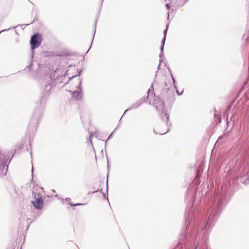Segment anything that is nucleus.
Instances as JSON below:
<instances>
[{"mask_svg": "<svg viewBox=\"0 0 249 249\" xmlns=\"http://www.w3.org/2000/svg\"><path fill=\"white\" fill-rule=\"evenodd\" d=\"M44 203H32V205H30L27 206V210L24 209L20 213L19 217V226L18 228V233L22 236H25L28 231L30 225L31 224V218L28 217L27 213H29L30 211H32V206L34 209L41 210L42 209Z\"/></svg>", "mask_w": 249, "mask_h": 249, "instance_id": "f257e3e1", "label": "nucleus"}, {"mask_svg": "<svg viewBox=\"0 0 249 249\" xmlns=\"http://www.w3.org/2000/svg\"><path fill=\"white\" fill-rule=\"evenodd\" d=\"M43 188L38 186H34L31 197L33 198L30 202H43Z\"/></svg>", "mask_w": 249, "mask_h": 249, "instance_id": "f03ea898", "label": "nucleus"}, {"mask_svg": "<svg viewBox=\"0 0 249 249\" xmlns=\"http://www.w3.org/2000/svg\"><path fill=\"white\" fill-rule=\"evenodd\" d=\"M41 36L39 34L36 33L34 34L32 36L30 41L31 49L34 50L38 47L41 44Z\"/></svg>", "mask_w": 249, "mask_h": 249, "instance_id": "7ed1b4c3", "label": "nucleus"}, {"mask_svg": "<svg viewBox=\"0 0 249 249\" xmlns=\"http://www.w3.org/2000/svg\"><path fill=\"white\" fill-rule=\"evenodd\" d=\"M52 89V86L51 84H48L46 85L45 88L44 89V90L43 91V97L41 100V101L42 102V100L44 97H46L49 96L50 94V92Z\"/></svg>", "mask_w": 249, "mask_h": 249, "instance_id": "20e7f679", "label": "nucleus"}, {"mask_svg": "<svg viewBox=\"0 0 249 249\" xmlns=\"http://www.w3.org/2000/svg\"><path fill=\"white\" fill-rule=\"evenodd\" d=\"M69 101L71 104H72L74 102L78 101V91L77 90H75L72 92L71 97Z\"/></svg>", "mask_w": 249, "mask_h": 249, "instance_id": "39448f33", "label": "nucleus"}, {"mask_svg": "<svg viewBox=\"0 0 249 249\" xmlns=\"http://www.w3.org/2000/svg\"><path fill=\"white\" fill-rule=\"evenodd\" d=\"M40 117V113L39 112L36 115H34L33 118L31 120V123L33 124H37L38 123L39 119Z\"/></svg>", "mask_w": 249, "mask_h": 249, "instance_id": "423d86ee", "label": "nucleus"}, {"mask_svg": "<svg viewBox=\"0 0 249 249\" xmlns=\"http://www.w3.org/2000/svg\"><path fill=\"white\" fill-rule=\"evenodd\" d=\"M70 205L69 207H68L67 208L68 209H72V210H74V207H76L78 206V203H68Z\"/></svg>", "mask_w": 249, "mask_h": 249, "instance_id": "0eeeda50", "label": "nucleus"}, {"mask_svg": "<svg viewBox=\"0 0 249 249\" xmlns=\"http://www.w3.org/2000/svg\"><path fill=\"white\" fill-rule=\"evenodd\" d=\"M10 29V28H9L8 29H4V30H1L0 32V34L3 32H5V31H7L8 30H9Z\"/></svg>", "mask_w": 249, "mask_h": 249, "instance_id": "6e6552de", "label": "nucleus"}, {"mask_svg": "<svg viewBox=\"0 0 249 249\" xmlns=\"http://www.w3.org/2000/svg\"><path fill=\"white\" fill-rule=\"evenodd\" d=\"M65 200H66V201H70L71 200V199H70V198H68H68H66L65 199Z\"/></svg>", "mask_w": 249, "mask_h": 249, "instance_id": "1a4fd4ad", "label": "nucleus"}, {"mask_svg": "<svg viewBox=\"0 0 249 249\" xmlns=\"http://www.w3.org/2000/svg\"><path fill=\"white\" fill-rule=\"evenodd\" d=\"M32 176H33V167L32 168Z\"/></svg>", "mask_w": 249, "mask_h": 249, "instance_id": "9d476101", "label": "nucleus"}, {"mask_svg": "<svg viewBox=\"0 0 249 249\" xmlns=\"http://www.w3.org/2000/svg\"><path fill=\"white\" fill-rule=\"evenodd\" d=\"M35 20H36V18H35V19H34L33 21V22H32L31 23H33L34 22H35Z\"/></svg>", "mask_w": 249, "mask_h": 249, "instance_id": "9b49d317", "label": "nucleus"}, {"mask_svg": "<svg viewBox=\"0 0 249 249\" xmlns=\"http://www.w3.org/2000/svg\"><path fill=\"white\" fill-rule=\"evenodd\" d=\"M31 181L33 182V178H32L31 179Z\"/></svg>", "mask_w": 249, "mask_h": 249, "instance_id": "f8f14e48", "label": "nucleus"}, {"mask_svg": "<svg viewBox=\"0 0 249 249\" xmlns=\"http://www.w3.org/2000/svg\"><path fill=\"white\" fill-rule=\"evenodd\" d=\"M61 201H64V199L63 198H61Z\"/></svg>", "mask_w": 249, "mask_h": 249, "instance_id": "ddd939ff", "label": "nucleus"}, {"mask_svg": "<svg viewBox=\"0 0 249 249\" xmlns=\"http://www.w3.org/2000/svg\"><path fill=\"white\" fill-rule=\"evenodd\" d=\"M165 36H166V35H165V36H164V40H165Z\"/></svg>", "mask_w": 249, "mask_h": 249, "instance_id": "4468645a", "label": "nucleus"}, {"mask_svg": "<svg viewBox=\"0 0 249 249\" xmlns=\"http://www.w3.org/2000/svg\"><path fill=\"white\" fill-rule=\"evenodd\" d=\"M52 191H53V192H55V191L54 190H52Z\"/></svg>", "mask_w": 249, "mask_h": 249, "instance_id": "2eb2a0df", "label": "nucleus"}, {"mask_svg": "<svg viewBox=\"0 0 249 249\" xmlns=\"http://www.w3.org/2000/svg\"><path fill=\"white\" fill-rule=\"evenodd\" d=\"M82 204H83V203H79V205H82Z\"/></svg>", "mask_w": 249, "mask_h": 249, "instance_id": "dca6fc26", "label": "nucleus"}]
</instances>
